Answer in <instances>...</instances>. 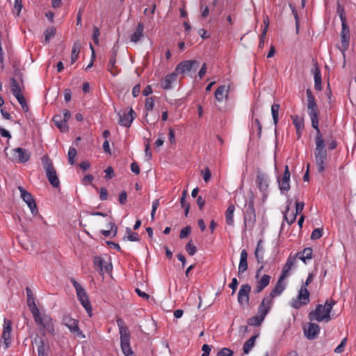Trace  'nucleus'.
Returning <instances> with one entry per match:
<instances>
[{
  "instance_id": "39448f33",
  "label": "nucleus",
  "mask_w": 356,
  "mask_h": 356,
  "mask_svg": "<svg viewBox=\"0 0 356 356\" xmlns=\"http://www.w3.org/2000/svg\"><path fill=\"white\" fill-rule=\"evenodd\" d=\"M33 317L43 336L47 334L52 336L55 335L54 321L49 315L45 314L42 315L41 313H39Z\"/></svg>"
},
{
  "instance_id": "0e129e2a",
  "label": "nucleus",
  "mask_w": 356,
  "mask_h": 356,
  "mask_svg": "<svg viewBox=\"0 0 356 356\" xmlns=\"http://www.w3.org/2000/svg\"><path fill=\"white\" fill-rule=\"evenodd\" d=\"M202 175L204 181L205 182H208L211 178V173L208 168L204 169V172H202Z\"/></svg>"
},
{
  "instance_id": "6ab92c4d",
  "label": "nucleus",
  "mask_w": 356,
  "mask_h": 356,
  "mask_svg": "<svg viewBox=\"0 0 356 356\" xmlns=\"http://www.w3.org/2000/svg\"><path fill=\"white\" fill-rule=\"evenodd\" d=\"M11 331H12V323L11 321L4 318L3 321V329L1 335V338L3 340L5 348L7 349L11 344Z\"/></svg>"
},
{
  "instance_id": "20e7f679",
  "label": "nucleus",
  "mask_w": 356,
  "mask_h": 356,
  "mask_svg": "<svg viewBox=\"0 0 356 356\" xmlns=\"http://www.w3.org/2000/svg\"><path fill=\"white\" fill-rule=\"evenodd\" d=\"M244 225L245 227L252 229L256 222V213L254 209V194L252 190L248 193V200L243 211Z\"/></svg>"
},
{
  "instance_id": "a878e982",
  "label": "nucleus",
  "mask_w": 356,
  "mask_h": 356,
  "mask_svg": "<svg viewBox=\"0 0 356 356\" xmlns=\"http://www.w3.org/2000/svg\"><path fill=\"white\" fill-rule=\"evenodd\" d=\"M271 277L268 275H264L260 280L257 282L256 287L254 289V293L261 292L270 283Z\"/></svg>"
},
{
  "instance_id": "f704fd0d",
  "label": "nucleus",
  "mask_w": 356,
  "mask_h": 356,
  "mask_svg": "<svg viewBox=\"0 0 356 356\" xmlns=\"http://www.w3.org/2000/svg\"><path fill=\"white\" fill-rule=\"evenodd\" d=\"M93 262L95 266L97 268V270L101 271L102 273H103L104 270L106 272H108L112 268L111 264H106V265H104V261L100 257H95Z\"/></svg>"
},
{
  "instance_id": "5fc2aeb1",
  "label": "nucleus",
  "mask_w": 356,
  "mask_h": 356,
  "mask_svg": "<svg viewBox=\"0 0 356 356\" xmlns=\"http://www.w3.org/2000/svg\"><path fill=\"white\" fill-rule=\"evenodd\" d=\"M154 107V100L152 97H147L145 99V108L147 111H151Z\"/></svg>"
},
{
  "instance_id": "473e14b6",
  "label": "nucleus",
  "mask_w": 356,
  "mask_h": 356,
  "mask_svg": "<svg viewBox=\"0 0 356 356\" xmlns=\"http://www.w3.org/2000/svg\"><path fill=\"white\" fill-rule=\"evenodd\" d=\"M312 248H305L302 251L298 252L295 256L297 257V259H299L305 264H307V261L312 258Z\"/></svg>"
},
{
  "instance_id": "6e6552de",
  "label": "nucleus",
  "mask_w": 356,
  "mask_h": 356,
  "mask_svg": "<svg viewBox=\"0 0 356 356\" xmlns=\"http://www.w3.org/2000/svg\"><path fill=\"white\" fill-rule=\"evenodd\" d=\"M255 183L262 195V201L264 202L268 195L270 180L268 176L259 168L257 169Z\"/></svg>"
},
{
  "instance_id": "ea45409f",
  "label": "nucleus",
  "mask_w": 356,
  "mask_h": 356,
  "mask_svg": "<svg viewBox=\"0 0 356 356\" xmlns=\"http://www.w3.org/2000/svg\"><path fill=\"white\" fill-rule=\"evenodd\" d=\"M306 95L307 100V108H317L318 105L316 102L315 97L310 89H307Z\"/></svg>"
},
{
  "instance_id": "338daca9",
  "label": "nucleus",
  "mask_w": 356,
  "mask_h": 356,
  "mask_svg": "<svg viewBox=\"0 0 356 356\" xmlns=\"http://www.w3.org/2000/svg\"><path fill=\"white\" fill-rule=\"evenodd\" d=\"M211 347L208 344H204L202 347V350L203 351L201 356H209L211 352Z\"/></svg>"
},
{
  "instance_id": "4c0bfd02",
  "label": "nucleus",
  "mask_w": 356,
  "mask_h": 356,
  "mask_svg": "<svg viewBox=\"0 0 356 356\" xmlns=\"http://www.w3.org/2000/svg\"><path fill=\"white\" fill-rule=\"evenodd\" d=\"M293 124L296 127V131L303 130L305 128L304 119L297 115H291Z\"/></svg>"
},
{
  "instance_id": "8fccbe9b",
  "label": "nucleus",
  "mask_w": 356,
  "mask_h": 356,
  "mask_svg": "<svg viewBox=\"0 0 356 356\" xmlns=\"http://www.w3.org/2000/svg\"><path fill=\"white\" fill-rule=\"evenodd\" d=\"M67 156H68L69 163L70 165H74V158L76 156V149L74 147H70L68 150Z\"/></svg>"
},
{
  "instance_id": "dca6fc26",
  "label": "nucleus",
  "mask_w": 356,
  "mask_h": 356,
  "mask_svg": "<svg viewBox=\"0 0 356 356\" xmlns=\"http://www.w3.org/2000/svg\"><path fill=\"white\" fill-rule=\"evenodd\" d=\"M13 160L19 163H26L31 158V153L22 147H17L12 149Z\"/></svg>"
},
{
  "instance_id": "a18cd8bd",
  "label": "nucleus",
  "mask_w": 356,
  "mask_h": 356,
  "mask_svg": "<svg viewBox=\"0 0 356 356\" xmlns=\"http://www.w3.org/2000/svg\"><path fill=\"white\" fill-rule=\"evenodd\" d=\"M264 320V317L257 314L256 316H254L250 318L248 320V323L249 325H251V326H259L262 323Z\"/></svg>"
},
{
  "instance_id": "052dcab7",
  "label": "nucleus",
  "mask_w": 356,
  "mask_h": 356,
  "mask_svg": "<svg viewBox=\"0 0 356 356\" xmlns=\"http://www.w3.org/2000/svg\"><path fill=\"white\" fill-rule=\"evenodd\" d=\"M22 0H15V3H14V12L16 11V15L17 16H19V14H20V12L22 9Z\"/></svg>"
},
{
  "instance_id": "a211bd4d",
  "label": "nucleus",
  "mask_w": 356,
  "mask_h": 356,
  "mask_svg": "<svg viewBox=\"0 0 356 356\" xmlns=\"http://www.w3.org/2000/svg\"><path fill=\"white\" fill-rule=\"evenodd\" d=\"M119 115V122L118 123L125 127H129L133 122V120L136 117V112L133 110L132 108H130L128 113H118Z\"/></svg>"
},
{
  "instance_id": "09e8293b",
  "label": "nucleus",
  "mask_w": 356,
  "mask_h": 356,
  "mask_svg": "<svg viewBox=\"0 0 356 356\" xmlns=\"http://www.w3.org/2000/svg\"><path fill=\"white\" fill-rule=\"evenodd\" d=\"M289 207H287L284 215V218L289 225H291L295 222L297 215L295 214L293 211H292L291 214H289Z\"/></svg>"
},
{
  "instance_id": "e433bc0d",
  "label": "nucleus",
  "mask_w": 356,
  "mask_h": 356,
  "mask_svg": "<svg viewBox=\"0 0 356 356\" xmlns=\"http://www.w3.org/2000/svg\"><path fill=\"white\" fill-rule=\"evenodd\" d=\"M81 49V43L79 41H76L72 47L71 54V64H74L78 59V56Z\"/></svg>"
},
{
  "instance_id": "69168bd1",
  "label": "nucleus",
  "mask_w": 356,
  "mask_h": 356,
  "mask_svg": "<svg viewBox=\"0 0 356 356\" xmlns=\"http://www.w3.org/2000/svg\"><path fill=\"white\" fill-rule=\"evenodd\" d=\"M304 206H305V204L303 202H298L296 201V213H294L295 214L298 215L299 213H300L303 209H304Z\"/></svg>"
},
{
  "instance_id": "7ed1b4c3",
  "label": "nucleus",
  "mask_w": 356,
  "mask_h": 356,
  "mask_svg": "<svg viewBox=\"0 0 356 356\" xmlns=\"http://www.w3.org/2000/svg\"><path fill=\"white\" fill-rule=\"evenodd\" d=\"M120 335V348L124 356H135L130 345L131 334L125 322L121 318L116 319Z\"/></svg>"
},
{
  "instance_id": "3c124183",
  "label": "nucleus",
  "mask_w": 356,
  "mask_h": 356,
  "mask_svg": "<svg viewBox=\"0 0 356 356\" xmlns=\"http://www.w3.org/2000/svg\"><path fill=\"white\" fill-rule=\"evenodd\" d=\"M337 13L339 15L340 19L342 23H346V19L345 17V10L344 8L341 4L338 2L337 3Z\"/></svg>"
},
{
  "instance_id": "aec40b11",
  "label": "nucleus",
  "mask_w": 356,
  "mask_h": 356,
  "mask_svg": "<svg viewBox=\"0 0 356 356\" xmlns=\"http://www.w3.org/2000/svg\"><path fill=\"white\" fill-rule=\"evenodd\" d=\"M341 47L343 51H346L348 49L349 47V40H350V31L349 28L347 25V23L341 24Z\"/></svg>"
},
{
  "instance_id": "0eeeda50",
  "label": "nucleus",
  "mask_w": 356,
  "mask_h": 356,
  "mask_svg": "<svg viewBox=\"0 0 356 356\" xmlns=\"http://www.w3.org/2000/svg\"><path fill=\"white\" fill-rule=\"evenodd\" d=\"M42 165L46 172L47 178L50 184L54 188H58L60 186V181L57 175L56 170H55L50 159L48 157L43 158Z\"/></svg>"
},
{
  "instance_id": "2f4dec72",
  "label": "nucleus",
  "mask_w": 356,
  "mask_h": 356,
  "mask_svg": "<svg viewBox=\"0 0 356 356\" xmlns=\"http://www.w3.org/2000/svg\"><path fill=\"white\" fill-rule=\"evenodd\" d=\"M54 124L58 127L61 132H66L68 131L69 127L67 122L63 118L61 115H56L52 119Z\"/></svg>"
},
{
  "instance_id": "de8ad7c7",
  "label": "nucleus",
  "mask_w": 356,
  "mask_h": 356,
  "mask_svg": "<svg viewBox=\"0 0 356 356\" xmlns=\"http://www.w3.org/2000/svg\"><path fill=\"white\" fill-rule=\"evenodd\" d=\"M55 34H56V28L54 26L47 27L44 32L45 42L46 43L49 42L50 39L52 38L53 37H54Z\"/></svg>"
},
{
  "instance_id": "4d7b16f0",
  "label": "nucleus",
  "mask_w": 356,
  "mask_h": 356,
  "mask_svg": "<svg viewBox=\"0 0 356 356\" xmlns=\"http://www.w3.org/2000/svg\"><path fill=\"white\" fill-rule=\"evenodd\" d=\"M38 356H47L45 353L44 343L42 340H40L38 342Z\"/></svg>"
},
{
  "instance_id": "b1692460",
  "label": "nucleus",
  "mask_w": 356,
  "mask_h": 356,
  "mask_svg": "<svg viewBox=\"0 0 356 356\" xmlns=\"http://www.w3.org/2000/svg\"><path fill=\"white\" fill-rule=\"evenodd\" d=\"M314 68L312 70V72L314 77V87L316 90H322V79L321 73L318 65L316 60H313Z\"/></svg>"
},
{
  "instance_id": "412c9836",
  "label": "nucleus",
  "mask_w": 356,
  "mask_h": 356,
  "mask_svg": "<svg viewBox=\"0 0 356 356\" xmlns=\"http://www.w3.org/2000/svg\"><path fill=\"white\" fill-rule=\"evenodd\" d=\"M297 261V257L291 256V254L287 259L282 270V279H285L289 275L291 270L295 268Z\"/></svg>"
},
{
  "instance_id": "c03bdc74",
  "label": "nucleus",
  "mask_w": 356,
  "mask_h": 356,
  "mask_svg": "<svg viewBox=\"0 0 356 356\" xmlns=\"http://www.w3.org/2000/svg\"><path fill=\"white\" fill-rule=\"evenodd\" d=\"M280 106L278 104H273L271 106V113L273 116V124L275 127H277V124L279 121V110H280Z\"/></svg>"
},
{
  "instance_id": "c85d7f7f",
  "label": "nucleus",
  "mask_w": 356,
  "mask_h": 356,
  "mask_svg": "<svg viewBox=\"0 0 356 356\" xmlns=\"http://www.w3.org/2000/svg\"><path fill=\"white\" fill-rule=\"evenodd\" d=\"M229 92V87H227L225 86H220L215 91V98L218 102H222L224 99H227Z\"/></svg>"
},
{
  "instance_id": "79ce46f5",
  "label": "nucleus",
  "mask_w": 356,
  "mask_h": 356,
  "mask_svg": "<svg viewBox=\"0 0 356 356\" xmlns=\"http://www.w3.org/2000/svg\"><path fill=\"white\" fill-rule=\"evenodd\" d=\"M126 234L127 236H124L122 240L123 241H139L140 238L137 233L133 232L129 227L126 228Z\"/></svg>"
},
{
  "instance_id": "6e6d98bb",
  "label": "nucleus",
  "mask_w": 356,
  "mask_h": 356,
  "mask_svg": "<svg viewBox=\"0 0 356 356\" xmlns=\"http://www.w3.org/2000/svg\"><path fill=\"white\" fill-rule=\"evenodd\" d=\"M323 229L321 228H316L313 230L311 234V238L312 240H316L320 238L323 236Z\"/></svg>"
},
{
  "instance_id": "423d86ee",
  "label": "nucleus",
  "mask_w": 356,
  "mask_h": 356,
  "mask_svg": "<svg viewBox=\"0 0 356 356\" xmlns=\"http://www.w3.org/2000/svg\"><path fill=\"white\" fill-rule=\"evenodd\" d=\"M70 282L76 290L78 300L85 308L88 316L91 317L92 316V309L86 290L74 278L72 277Z\"/></svg>"
},
{
  "instance_id": "a19ab883",
  "label": "nucleus",
  "mask_w": 356,
  "mask_h": 356,
  "mask_svg": "<svg viewBox=\"0 0 356 356\" xmlns=\"http://www.w3.org/2000/svg\"><path fill=\"white\" fill-rule=\"evenodd\" d=\"M108 226L110 229L108 230H101V234L104 236H108L110 234H112V237H115L118 232V227L111 221L108 222Z\"/></svg>"
},
{
  "instance_id": "f03ea898",
  "label": "nucleus",
  "mask_w": 356,
  "mask_h": 356,
  "mask_svg": "<svg viewBox=\"0 0 356 356\" xmlns=\"http://www.w3.org/2000/svg\"><path fill=\"white\" fill-rule=\"evenodd\" d=\"M316 147L314 156L318 171L323 172L325 170V164L327 160V154L325 144L321 132L316 133L315 137Z\"/></svg>"
},
{
  "instance_id": "e2e57ef3",
  "label": "nucleus",
  "mask_w": 356,
  "mask_h": 356,
  "mask_svg": "<svg viewBox=\"0 0 356 356\" xmlns=\"http://www.w3.org/2000/svg\"><path fill=\"white\" fill-rule=\"evenodd\" d=\"M346 344V338H344L341 341L340 344L337 346V348L334 349V352L336 353H341L344 350V347Z\"/></svg>"
},
{
  "instance_id": "49530a36",
  "label": "nucleus",
  "mask_w": 356,
  "mask_h": 356,
  "mask_svg": "<svg viewBox=\"0 0 356 356\" xmlns=\"http://www.w3.org/2000/svg\"><path fill=\"white\" fill-rule=\"evenodd\" d=\"M27 305L33 316L40 313L35 302L34 298H27Z\"/></svg>"
},
{
  "instance_id": "37998d69",
  "label": "nucleus",
  "mask_w": 356,
  "mask_h": 356,
  "mask_svg": "<svg viewBox=\"0 0 356 356\" xmlns=\"http://www.w3.org/2000/svg\"><path fill=\"white\" fill-rule=\"evenodd\" d=\"M257 337V335L252 336L245 342L243 348L244 354H248L250 353L252 348L254 346Z\"/></svg>"
},
{
  "instance_id": "2eb2a0df",
  "label": "nucleus",
  "mask_w": 356,
  "mask_h": 356,
  "mask_svg": "<svg viewBox=\"0 0 356 356\" xmlns=\"http://www.w3.org/2000/svg\"><path fill=\"white\" fill-rule=\"evenodd\" d=\"M320 330V326L317 323H312V321L307 323L303 327L305 336L309 340L316 339Z\"/></svg>"
},
{
  "instance_id": "f257e3e1",
  "label": "nucleus",
  "mask_w": 356,
  "mask_h": 356,
  "mask_svg": "<svg viewBox=\"0 0 356 356\" xmlns=\"http://www.w3.org/2000/svg\"><path fill=\"white\" fill-rule=\"evenodd\" d=\"M336 302L333 300H327L324 305H318L314 310L308 314L310 321L329 322L331 320L330 312Z\"/></svg>"
},
{
  "instance_id": "bf43d9fd",
  "label": "nucleus",
  "mask_w": 356,
  "mask_h": 356,
  "mask_svg": "<svg viewBox=\"0 0 356 356\" xmlns=\"http://www.w3.org/2000/svg\"><path fill=\"white\" fill-rule=\"evenodd\" d=\"M233 353L234 352L231 349L223 348L217 353V356H232Z\"/></svg>"
},
{
  "instance_id": "9d476101",
  "label": "nucleus",
  "mask_w": 356,
  "mask_h": 356,
  "mask_svg": "<svg viewBox=\"0 0 356 356\" xmlns=\"http://www.w3.org/2000/svg\"><path fill=\"white\" fill-rule=\"evenodd\" d=\"M309 302V292L305 286H302L296 299H293L291 306L295 309H299Z\"/></svg>"
},
{
  "instance_id": "864d4df0",
  "label": "nucleus",
  "mask_w": 356,
  "mask_h": 356,
  "mask_svg": "<svg viewBox=\"0 0 356 356\" xmlns=\"http://www.w3.org/2000/svg\"><path fill=\"white\" fill-rule=\"evenodd\" d=\"M150 148V140L149 138L145 139V154L147 160H149L152 159V155L151 152L149 151Z\"/></svg>"
},
{
  "instance_id": "58836bf2",
  "label": "nucleus",
  "mask_w": 356,
  "mask_h": 356,
  "mask_svg": "<svg viewBox=\"0 0 356 356\" xmlns=\"http://www.w3.org/2000/svg\"><path fill=\"white\" fill-rule=\"evenodd\" d=\"M254 113H252V122H251V129L257 131V137L259 138H261V131H262V125L258 118L253 119Z\"/></svg>"
},
{
  "instance_id": "c9c22d12",
  "label": "nucleus",
  "mask_w": 356,
  "mask_h": 356,
  "mask_svg": "<svg viewBox=\"0 0 356 356\" xmlns=\"http://www.w3.org/2000/svg\"><path fill=\"white\" fill-rule=\"evenodd\" d=\"M235 211V207L233 204H230L225 212L226 222L229 226L234 225V213Z\"/></svg>"
},
{
  "instance_id": "603ef678",
  "label": "nucleus",
  "mask_w": 356,
  "mask_h": 356,
  "mask_svg": "<svg viewBox=\"0 0 356 356\" xmlns=\"http://www.w3.org/2000/svg\"><path fill=\"white\" fill-rule=\"evenodd\" d=\"M186 250L189 255L193 256L197 252L196 247L193 245L192 240H190L186 245Z\"/></svg>"
},
{
  "instance_id": "72a5a7b5",
  "label": "nucleus",
  "mask_w": 356,
  "mask_h": 356,
  "mask_svg": "<svg viewBox=\"0 0 356 356\" xmlns=\"http://www.w3.org/2000/svg\"><path fill=\"white\" fill-rule=\"evenodd\" d=\"M264 248L263 246V240L259 239L257 242V247L254 250V256L259 264L264 263Z\"/></svg>"
},
{
  "instance_id": "f3484780",
  "label": "nucleus",
  "mask_w": 356,
  "mask_h": 356,
  "mask_svg": "<svg viewBox=\"0 0 356 356\" xmlns=\"http://www.w3.org/2000/svg\"><path fill=\"white\" fill-rule=\"evenodd\" d=\"M251 286L248 284H244L241 286L238 293V302L241 306L249 304L250 293Z\"/></svg>"
},
{
  "instance_id": "13d9d810",
  "label": "nucleus",
  "mask_w": 356,
  "mask_h": 356,
  "mask_svg": "<svg viewBox=\"0 0 356 356\" xmlns=\"http://www.w3.org/2000/svg\"><path fill=\"white\" fill-rule=\"evenodd\" d=\"M100 35L99 29L97 26H93L92 40L95 44H99V36Z\"/></svg>"
},
{
  "instance_id": "680f3d73",
  "label": "nucleus",
  "mask_w": 356,
  "mask_h": 356,
  "mask_svg": "<svg viewBox=\"0 0 356 356\" xmlns=\"http://www.w3.org/2000/svg\"><path fill=\"white\" fill-rule=\"evenodd\" d=\"M191 227L186 226L181 230L180 234H179V238H185L191 234Z\"/></svg>"
},
{
  "instance_id": "9b49d317",
  "label": "nucleus",
  "mask_w": 356,
  "mask_h": 356,
  "mask_svg": "<svg viewBox=\"0 0 356 356\" xmlns=\"http://www.w3.org/2000/svg\"><path fill=\"white\" fill-rule=\"evenodd\" d=\"M15 77L10 79V88L13 96L22 93V90L24 88L23 74L19 71L15 72Z\"/></svg>"
},
{
  "instance_id": "bb28decb",
  "label": "nucleus",
  "mask_w": 356,
  "mask_h": 356,
  "mask_svg": "<svg viewBox=\"0 0 356 356\" xmlns=\"http://www.w3.org/2000/svg\"><path fill=\"white\" fill-rule=\"evenodd\" d=\"M177 74L175 72L166 75L161 81V86L163 89L170 90L172 88V83L177 80Z\"/></svg>"
},
{
  "instance_id": "c756f323",
  "label": "nucleus",
  "mask_w": 356,
  "mask_h": 356,
  "mask_svg": "<svg viewBox=\"0 0 356 356\" xmlns=\"http://www.w3.org/2000/svg\"><path fill=\"white\" fill-rule=\"evenodd\" d=\"M117 54L118 49L115 47H113L111 49V56L108 64V70L113 76H116L118 74V72L115 71V68L116 67L115 63Z\"/></svg>"
},
{
  "instance_id": "774afa93",
  "label": "nucleus",
  "mask_w": 356,
  "mask_h": 356,
  "mask_svg": "<svg viewBox=\"0 0 356 356\" xmlns=\"http://www.w3.org/2000/svg\"><path fill=\"white\" fill-rule=\"evenodd\" d=\"M131 170L136 175H138L140 172L139 165L136 161H134L131 164Z\"/></svg>"
},
{
  "instance_id": "7c9ffc66",
  "label": "nucleus",
  "mask_w": 356,
  "mask_h": 356,
  "mask_svg": "<svg viewBox=\"0 0 356 356\" xmlns=\"http://www.w3.org/2000/svg\"><path fill=\"white\" fill-rule=\"evenodd\" d=\"M144 36V24L142 22L137 24L136 30L130 36L131 42L136 43Z\"/></svg>"
},
{
  "instance_id": "f8f14e48",
  "label": "nucleus",
  "mask_w": 356,
  "mask_h": 356,
  "mask_svg": "<svg viewBox=\"0 0 356 356\" xmlns=\"http://www.w3.org/2000/svg\"><path fill=\"white\" fill-rule=\"evenodd\" d=\"M18 189L20 191L21 197L27 204L31 213L33 216H35L38 213V210L33 195L26 191L22 186H18Z\"/></svg>"
},
{
  "instance_id": "ddd939ff",
  "label": "nucleus",
  "mask_w": 356,
  "mask_h": 356,
  "mask_svg": "<svg viewBox=\"0 0 356 356\" xmlns=\"http://www.w3.org/2000/svg\"><path fill=\"white\" fill-rule=\"evenodd\" d=\"M198 64L199 63L196 60H184V61L179 63L177 65L175 72L177 74H184L186 72H189L193 68L195 69V70H196L198 67Z\"/></svg>"
},
{
  "instance_id": "4be33fe9",
  "label": "nucleus",
  "mask_w": 356,
  "mask_h": 356,
  "mask_svg": "<svg viewBox=\"0 0 356 356\" xmlns=\"http://www.w3.org/2000/svg\"><path fill=\"white\" fill-rule=\"evenodd\" d=\"M284 280V279H282V275H280L274 288L270 293L266 296L271 300H273L275 297L280 296L285 289L286 284L283 282Z\"/></svg>"
},
{
  "instance_id": "1a4fd4ad",
  "label": "nucleus",
  "mask_w": 356,
  "mask_h": 356,
  "mask_svg": "<svg viewBox=\"0 0 356 356\" xmlns=\"http://www.w3.org/2000/svg\"><path fill=\"white\" fill-rule=\"evenodd\" d=\"M62 323L66 326L74 336L81 339L86 338L85 334L79 327L78 320L72 318L70 315L67 314L63 316Z\"/></svg>"
},
{
  "instance_id": "cd10ccee",
  "label": "nucleus",
  "mask_w": 356,
  "mask_h": 356,
  "mask_svg": "<svg viewBox=\"0 0 356 356\" xmlns=\"http://www.w3.org/2000/svg\"><path fill=\"white\" fill-rule=\"evenodd\" d=\"M248 252L243 249L241 252L238 275H241L248 269Z\"/></svg>"
},
{
  "instance_id": "5701e85b",
  "label": "nucleus",
  "mask_w": 356,
  "mask_h": 356,
  "mask_svg": "<svg viewBox=\"0 0 356 356\" xmlns=\"http://www.w3.org/2000/svg\"><path fill=\"white\" fill-rule=\"evenodd\" d=\"M273 300H271L266 296L263 298L261 302L258 307V314L265 318L266 316L268 314L270 310Z\"/></svg>"
},
{
  "instance_id": "4468645a",
  "label": "nucleus",
  "mask_w": 356,
  "mask_h": 356,
  "mask_svg": "<svg viewBox=\"0 0 356 356\" xmlns=\"http://www.w3.org/2000/svg\"><path fill=\"white\" fill-rule=\"evenodd\" d=\"M290 172L288 165L284 167V172L282 178L277 177L279 188L281 193H286L290 190Z\"/></svg>"
},
{
  "instance_id": "393cba45",
  "label": "nucleus",
  "mask_w": 356,
  "mask_h": 356,
  "mask_svg": "<svg viewBox=\"0 0 356 356\" xmlns=\"http://www.w3.org/2000/svg\"><path fill=\"white\" fill-rule=\"evenodd\" d=\"M308 115L312 122V127L316 131V133L321 132L318 127V115L319 112L317 108H307Z\"/></svg>"
}]
</instances>
